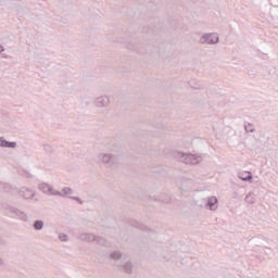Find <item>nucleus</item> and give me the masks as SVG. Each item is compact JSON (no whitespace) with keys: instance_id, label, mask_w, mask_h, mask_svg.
<instances>
[{"instance_id":"1","label":"nucleus","mask_w":278,"mask_h":278,"mask_svg":"<svg viewBox=\"0 0 278 278\" xmlns=\"http://www.w3.org/2000/svg\"><path fill=\"white\" fill-rule=\"evenodd\" d=\"M174 157L184 164H201V162H203V156L199 154L184 153L181 151H176Z\"/></svg>"},{"instance_id":"2","label":"nucleus","mask_w":278,"mask_h":278,"mask_svg":"<svg viewBox=\"0 0 278 278\" xmlns=\"http://www.w3.org/2000/svg\"><path fill=\"white\" fill-rule=\"evenodd\" d=\"M7 214H10L13 218H17L18 220H23V223H27L29 220V215L26 212L21 211L16 206L8 205L5 206Z\"/></svg>"},{"instance_id":"3","label":"nucleus","mask_w":278,"mask_h":278,"mask_svg":"<svg viewBox=\"0 0 278 278\" xmlns=\"http://www.w3.org/2000/svg\"><path fill=\"white\" fill-rule=\"evenodd\" d=\"M218 42H220L218 33H204L199 39L200 45H218Z\"/></svg>"},{"instance_id":"4","label":"nucleus","mask_w":278,"mask_h":278,"mask_svg":"<svg viewBox=\"0 0 278 278\" xmlns=\"http://www.w3.org/2000/svg\"><path fill=\"white\" fill-rule=\"evenodd\" d=\"M96 160L101 166H112V164H114V154L110 152H100L97 154Z\"/></svg>"},{"instance_id":"5","label":"nucleus","mask_w":278,"mask_h":278,"mask_svg":"<svg viewBox=\"0 0 278 278\" xmlns=\"http://www.w3.org/2000/svg\"><path fill=\"white\" fill-rule=\"evenodd\" d=\"M110 103H111L110 97L105 96V94L97 97L93 100L94 108H98L99 110H105V109L110 108Z\"/></svg>"},{"instance_id":"6","label":"nucleus","mask_w":278,"mask_h":278,"mask_svg":"<svg viewBox=\"0 0 278 278\" xmlns=\"http://www.w3.org/2000/svg\"><path fill=\"white\" fill-rule=\"evenodd\" d=\"M38 190H40V192L43 194H48V197H56V194H60V191L55 190V188L47 182L39 184Z\"/></svg>"},{"instance_id":"7","label":"nucleus","mask_w":278,"mask_h":278,"mask_svg":"<svg viewBox=\"0 0 278 278\" xmlns=\"http://www.w3.org/2000/svg\"><path fill=\"white\" fill-rule=\"evenodd\" d=\"M73 194H75V191L70 187H65L60 191V194H56V197H66L67 199H73V201H77L81 204V199L74 197Z\"/></svg>"},{"instance_id":"8","label":"nucleus","mask_w":278,"mask_h":278,"mask_svg":"<svg viewBox=\"0 0 278 278\" xmlns=\"http://www.w3.org/2000/svg\"><path fill=\"white\" fill-rule=\"evenodd\" d=\"M20 195H22L23 199H34V197H36V191L27 187H22L20 189Z\"/></svg>"},{"instance_id":"9","label":"nucleus","mask_w":278,"mask_h":278,"mask_svg":"<svg viewBox=\"0 0 278 278\" xmlns=\"http://www.w3.org/2000/svg\"><path fill=\"white\" fill-rule=\"evenodd\" d=\"M78 240H81V242H94V240H97V235L92 232H81L78 236Z\"/></svg>"},{"instance_id":"10","label":"nucleus","mask_w":278,"mask_h":278,"mask_svg":"<svg viewBox=\"0 0 278 278\" xmlns=\"http://www.w3.org/2000/svg\"><path fill=\"white\" fill-rule=\"evenodd\" d=\"M0 147L2 149H16L18 144L16 143V141H8L5 140V137H0Z\"/></svg>"},{"instance_id":"11","label":"nucleus","mask_w":278,"mask_h":278,"mask_svg":"<svg viewBox=\"0 0 278 278\" xmlns=\"http://www.w3.org/2000/svg\"><path fill=\"white\" fill-rule=\"evenodd\" d=\"M206 205L210 207L211 212H216L218 210V198L214 195L208 197Z\"/></svg>"},{"instance_id":"12","label":"nucleus","mask_w":278,"mask_h":278,"mask_svg":"<svg viewBox=\"0 0 278 278\" xmlns=\"http://www.w3.org/2000/svg\"><path fill=\"white\" fill-rule=\"evenodd\" d=\"M237 177L241 179V181H249L253 184V174L251 172H239Z\"/></svg>"},{"instance_id":"13","label":"nucleus","mask_w":278,"mask_h":278,"mask_svg":"<svg viewBox=\"0 0 278 278\" xmlns=\"http://www.w3.org/2000/svg\"><path fill=\"white\" fill-rule=\"evenodd\" d=\"M122 270H123V273H126V275H131V273L134 271V263H131V261L127 260L122 265Z\"/></svg>"},{"instance_id":"14","label":"nucleus","mask_w":278,"mask_h":278,"mask_svg":"<svg viewBox=\"0 0 278 278\" xmlns=\"http://www.w3.org/2000/svg\"><path fill=\"white\" fill-rule=\"evenodd\" d=\"M94 242L98 247H110V242L103 237L96 236Z\"/></svg>"},{"instance_id":"15","label":"nucleus","mask_w":278,"mask_h":278,"mask_svg":"<svg viewBox=\"0 0 278 278\" xmlns=\"http://www.w3.org/2000/svg\"><path fill=\"white\" fill-rule=\"evenodd\" d=\"M257 200L255 199V194L253 192H250L245 195V202H248L250 205H253Z\"/></svg>"},{"instance_id":"16","label":"nucleus","mask_w":278,"mask_h":278,"mask_svg":"<svg viewBox=\"0 0 278 278\" xmlns=\"http://www.w3.org/2000/svg\"><path fill=\"white\" fill-rule=\"evenodd\" d=\"M244 130L247 134H255V125L248 123L244 125Z\"/></svg>"},{"instance_id":"17","label":"nucleus","mask_w":278,"mask_h":278,"mask_svg":"<svg viewBox=\"0 0 278 278\" xmlns=\"http://www.w3.org/2000/svg\"><path fill=\"white\" fill-rule=\"evenodd\" d=\"M43 228H45V222L36 220L34 223V229H36V231H42Z\"/></svg>"},{"instance_id":"18","label":"nucleus","mask_w":278,"mask_h":278,"mask_svg":"<svg viewBox=\"0 0 278 278\" xmlns=\"http://www.w3.org/2000/svg\"><path fill=\"white\" fill-rule=\"evenodd\" d=\"M123 258V253L121 251H114L111 253V260H122Z\"/></svg>"},{"instance_id":"19","label":"nucleus","mask_w":278,"mask_h":278,"mask_svg":"<svg viewBox=\"0 0 278 278\" xmlns=\"http://www.w3.org/2000/svg\"><path fill=\"white\" fill-rule=\"evenodd\" d=\"M59 240H61V242H68V236H66V233H60Z\"/></svg>"},{"instance_id":"20","label":"nucleus","mask_w":278,"mask_h":278,"mask_svg":"<svg viewBox=\"0 0 278 278\" xmlns=\"http://www.w3.org/2000/svg\"><path fill=\"white\" fill-rule=\"evenodd\" d=\"M20 175H22L23 177H26V179L31 178V173H29L27 170L20 172Z\"/></svg>"},{"instance_id":"21","label":"nucleus","mask_w":278,"mask_h":278,"mask_svg":"<svg viewBox=\"0 0 278 278\" xmlns=\"http://www.w3.org/2000/svg\"><path fill=\"white\" fill-rule=\"evenodd\" d=\"M3 51H5V48L2 45H0V53H3Z\"/></svg>"},{"instance_id":"22","label":"nucleus","mask_w":278,"mask_h":278,"mask_svg":"<svg viewBox=\"0 0 278 278\" xmlns=\"http://www.w3.org/2000/svg\"><path fill=\"white\" fill-rule=\"evenodd\" d=\"M4 262H3V258L0 257V266H3Z\"/></svg>"},{"instance_id":"23","label":"nucleus","mask_w":278,"mask_h":278,"mask_svg":"<svg viewBox=\"0 0 278 278\" xmlns=\"http://www.w3.org/2000/svg\"><path fill=\"white\" fill-rule=\"evenodd\" d=\"M2 58H4V60H8V55L3 54Z\"/></svg>"}]
</instances>
